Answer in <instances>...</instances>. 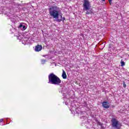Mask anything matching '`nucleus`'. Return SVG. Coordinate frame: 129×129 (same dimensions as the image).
<instances>
[{
	"mask_svg": "<svg viewBox=\"0 0 129 129\" xmlns=\"http://www.w3.org/2000/svg\"><path fill=\"white\" fill-rule=\"evenodd\" d=\"M4 9V8L3 7H0V14H4V12L5 11Z\"/></svg>",
	"mask_w": 129,
	"mask_h": 129,
	"instance_id": "obj_9",
	"label": "nucleus"
},
{
	"mask_svg": "<svg viewBox=\"0 0 129 129\" xmlns=\"http://www.w3.org/2000/svg\"><path fill=\"white\" fill-rule=\"evenodd\" d=\"M11 21H12V23H16V17L11 18Z\"/></svg>",
	"mask_w": 129,
	"mask_h": 129,
	"instance_id": "obj_10",
	"label": "nucleus"
},
{
	"mask_svg": "<svg viewBox=\"0 0 129 129\" xmlns=\"http://www.w3.org/2000/svg\"><path fill=\"white\" fill-rule=\"evenodd\" d=\"M48 83L54 85H60L61 80L55 74L51 73L48 76Z\"/></svg>",
	"mask_w": 129,
	"mask_h": 129,
	"instance_id": "obj_2",
	"label": "nucleus"
},
{
	"mask_svg": "<svg viewBox=\"0 0 129 129\" xmlns=\"http://www.w3.org/2000/svg\"><path fill=\"white\" fill-rule=\"evenodd\" d=\"M63 79H67V75H66V72L64 71V70H62V74L61 75Z\"/></svg>",
	"mask_w": 129,
	"mask_h": 129,
	"instance_id": "obj_7",
	"label": "nucleus"
},
{
	"mask_svg": "<svg viewBox=\"0 0 129 129\" xmlns=\"http://www.w3.org/2000/svg\"><path fill=\"white\" fill-rule=\"evenodd\" d=\"M65 103H66V105H68V103L65 102Z\"/></svg>",
	"mask_w": 129,
	"mask_h": 129,
	"instance_id": "obj_17",
	"label": "nucleus"
},
{
	"mask_svg": "<svg viewBox=\"0 0 129 129\" xmlns=\"http://www.w3.org/2000/svg\"><path fill=\"white\" fill-rule=\"evenodd\" d=\"M120 63H121V67H123V66H124V65H125V63H124V61H121Z\"/></svg>",
	"mask_w": 129,
	"mask_h": 129,
	"instance_id": "obj_11",
	"label": "nucleus"
},
{
	"mask_svg": "<svg viewBox=\"0 0 129 129\" xmlns=\"http://www.w3.org/2000/svg\"><path fill=\"white\" fill-rule=\"evenodd\" d=\"M123 86L124 88H125V87H126V85L125 84V83H123Z\"/></svg>",
	"mask_w": 129,
	"mask_h": 129,
	"instance_id": "obj_13",
	"label": "nucleus"
},
{
	"mask_svg": "<svg viewBox=\"0 0 129 129\" xmlns=\"http://www.w3.org/2000/svg\"><path fill=\"white\" fill-rule=\"evenodd\" d=\"M3 121H4V119L3 118L0 119V122H3Z\"/></svg>",
	"mask_w": 129,
	"mask_h": 129,
	"instance_id": "obj_14",
	"label": "nucleus"
},
{
	"mask_svg": "<svg viewBox=\"0 0 129 129\" xmlns=\"http://www.w3.org/2000/svg\"><path fill=\"white\" fill-rule=\"evenodd\" d=\"M103 2H105V0H102Z\"/></svg>",
	"mask_w": 129,
	"mask_h": 129,
	"instance_id": "obj_18",
	"label": "nucleus"
},
{
	"mask_svg": "<svg viewBox=\"0 0 129 129\" xmlns=\"http://www.w3.org/2000/svg\"><path fill=\"white\" fill-rule=\"evenodd\" d=\"M112 126L116 129H120V124L118 120L115 118H113L111 120Z\"/></svg>",
	"mask_w": 129,
	"mask_h": 129,
	"instance_id": "obj_4",
	"label": "nucleus"
},
{
	"mask_svg": "<svg viewBox=\"0 0 129 129\" xmlns=\"http://www.w3.org/2000/svg\"><path fill=\"white\" fill-rule=\"evenodd\" d=\"M19 29H21V30H23V31H24V30H26V26L23 25V24H21L19 25Z\"/></svg>",
	"mask_w": 129,
	"mask_h": 129,
	"instance_id": "obj_8",
	"label": "nucleus"
},
{
	"mask_svg": "<svg viewBox=\"0 0 129 129\" xmlns=\"http://www.w3.org/2000/svg\"><path fill=\"white\" fill-rule=\"evenodd\" d=\"M112 0H108L109 1V3L110 4V5H111V2H112Z\"/></svg>",
	"mask_w": 129,
	"mask_h": 129,
	"instance_id": "obj_15",
	"label": "nucleus"
},
{
	"mask_svg": "<svg viewBox=\"0 0 129 129\" xmlns=\"http://www.w3.org/2000/svg\"><path fill=\"white\" fill-rule=\"evenodd\" d=\"M49 15L50 17L55 19L56 22L60 23L61 21H65V17L62 18V14H60V8L57 6H52L49 9Z\"/></svg>",
	"mask_w": 129,
	"mask_h": 129,
	"instance_id": "obj_1",
	"label": "nucleus"
},
{
	"mask_svg": "<svg viewBox=\"0 0 129 129\" xmlns=\"http://www.w3.org/2000/svg\"><path fill=\"white\" fill-rule=\"evenodd\" d=\"M102 105L104 108H109V107L110 106L107 102H103L102 103Z\"/></svg>",
	"mask_w": 129,
	"mask_h": 129,
	"instance_id": "obj_6",
	"label": "nucleus"
},
{
	"mask_svg": "<svg viewBox=\"0 0 129 129\" xmlns=\"http://www.w3.org/2000/svg\"><path fill=\"white\" fill-rule=\"evenodd\" d=\"M43 47L41 45H37L35 46V52H40V51L42 50Z\"/></svg>",
	"mask_w": 129,
	"mask_h": 129,
	"instance_id": "obj_5",
	"label": "nucleus"
},
{
	"mask_svg": "<svg viewBox=\"0 0 129 129\" xmlns=\"http://www.w3.org/2000/svg\"><path fill=\"white\" fill-rule=\"evenodd\" d=\"M70 110H71V111H72V113H73V112H72V111H73V110H73V109H70Z\"/></svg>",
	"mask_w": 129,
	"mask_h": 129,
	"instance_id": "obj_16",
	"label": "nucleus"
},
{
	"mask_svg": "<svg viewBox=\"0 0 129 129\" xmlns=\"http://www.w3.org/2000/svg\"><path fill=\"white\" fill-rule=\"evenodd\" d=\"M45 62H46L45 60L41 59V63H42V64H45Z\"/></svg>",
	"mask_w": 129,
	"mask_h": 129,
	"instance_id": "obj_12",
	"label": "nucleus"
},
{
	"mask_svg": "<svg viewBox=\"0 0 129 129\" xmlns=\"http://www.w3.org/2000/svg\"><path fill=\"white\" fill-rule=\"evenodd\" d=\"M83 7L84 11H87L86 14L89 15L91 13V11H88L90 8H91V4L89 0H84V3L83 4Z\"/></svg>",
	"mask_w": 129,
	"mask_h": 129,
	"instance_id": "obj_3",
	"label": "nucleus"
}]
</instances>
